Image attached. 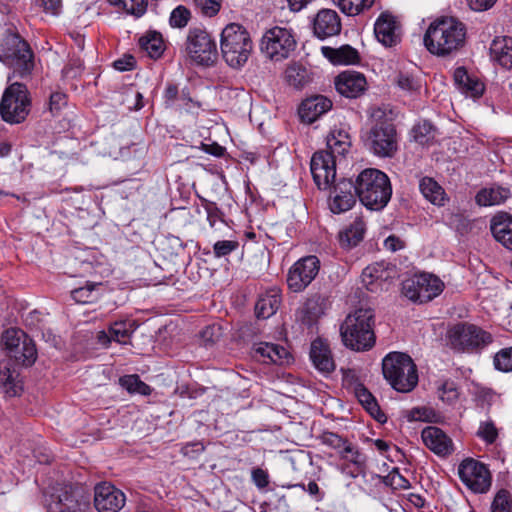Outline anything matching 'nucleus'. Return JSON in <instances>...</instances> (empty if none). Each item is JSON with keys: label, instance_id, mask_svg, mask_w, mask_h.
Wrapping results in <instances>:
<instances>
[{"label": "nucleus", "instance_id": "20e7f679", "mask_svg": "<svg viewBox=\"0 0 512 512\" xmlns=\"http://www.w3.org/2000/svg\"><path fill=\"white\" fill-rule=\"evenodd\" d=\"M373 325L374 313L371 309L360 308L349 314L340 327L344 345L357 352L371 349L376 339Z\"/></svg>", "mask_w": 512, "mask_h": 512}, {"label": "nucleus", "instance_id": "e433bc0d", "mask_svg": "<svg viewBox=\"0 0 512 512\" xmlns=\"http://www.w3.org/2000/svg\"><path fill=\"white\" fill-rule=\"evenodd\" d=\"M327 297L321 294L311 295L304 304V314L308 321H313L324 314L327 308Z\"/></svg>", "mask_w": 512, "mask_h": 512}, {"label": "nucleus", "instance_id": "13d9d810", "mask_svg": "<svg viewBox=\"0 0 512 512\" xmlns=\"http://www.w3.org/2000/svg\"><path fill=\"white\" fill-rule=\"evenodd\" d=\"M194 3L208 17L215 16L221 7V0H194Z\"/></svg>", "mask_w": 512, "mask_h": 512}, {"label": "nucleus", "instance_id": "58836bf2", "mask_svg": "<svg viewBox=\"0 0 512 512\" xmlns=\"http://www.w3.org/2000/svg\"><path fill=\"white\" fill-rule=\"evenodd\" d=\"M119 385L130 394L148 396L152 392L151 387L143 382L137 374H129L120 377Z\"/></svg>", "mask_w": 512, "mask_h": 512}, {"label": "nucleus", "instance_id": "4d7b16f0", "mask_svg": "<svg viewBox=\"0 0 512 512\" xmlns=\"http://www.w3.org/2000/svg\"><path fill=\"white\" fill-rule=\"evenodd\" d=\"M203 207L207 213V220L209 222V225L213 228L216 224V222L224 221L223 220V212L218 208L217 204L215 202H211L208 200H203Z\"/></svg>", "mask_w": 512, "mask_h": 512}, {"label": "nucleus", "instance_id": "603ef678", "mask_svg": "<svg viewBox=\"0 0 512 512\" xmlns=\"http://www.w3.org/2000/svg\"><path fill=\"white\" fill-rule=\"evenodd\" d=\"M204 345L211 346L222 337V328L218 324L206 326L200 333Z\"/></svg>", "mask_w": 512, "mask_h": 512}, {"label": "nucleus", "instance_id": "09e8293b", "mask_svg": "<svg viewBox=\"0 0 512 512\" xmlns=\"http://www.w3.org/2000/svg\"><path fill=\"white\" fill-rule=\"evenodd\" d=\"M494 366L499 371H512V346L504 348L496 353L494 357Z\"/></svg>", "mask_w": 512, "mask_h": 512}, {"label": "nucleus", "instance_id": "0eeeda50", "mask_svg": "<svg viewBox=\"0 0 512 512\" xmlns=\"http://www.w3.org/2000/svg\"><path fill=\"white\" fill-rule=\"evenodd\" d=\"M252 48L250 35L242 25L230 23L222 30L220 49L230 67H242L247 62Z\"/></svg>", "mask_w": 512, "mask_h": 512}, {"label": "nucleus", "instance_id": "c756f323", "mask_svg": "<svg viewBox=\"0 0 512 512\" xmlns=\"http://www.w3.org/2000/svg\"><path fill=\"white\" fill-rule=\"evenodd\" d=\"M19 372L9 363H0V387L8 397L19 395L22 390Z\"/></svg>", "mask_w": 512, "mask_h": 512}, {"label": "nucleus", "instance_id": "393cba45", "mask_svg": "<svg viewBox=\"0 0 512 512\" xmlns=\"http://www.w3.org/2000/svg\"><path fill=\"white\" fill-rule=\"evenodd\" d=\"M490 230L497 242L512 250V215L507 212L494 215L490 222Z\"/></svg>", "mask_w": 512, "mask_h": 512}, {"label": "nucleus", "instance_id": "c85d7f7f", "mask_svg": "<svg viewBox=\"0 0 512 512\" xmlns=\"http://www.w3.org/2000/svg\"><path fill=\"white\" fill-rule=\"evenodd\" d=\"M366 226L362 218L357 217L349 226L338 234L339 244L343 249L357 246L364 238Z\"/></svg>", "mask_w": 512, "mask_h": 512}, {"label": "nucleus", "instance_id": "37998d69", "mask_svg": "<svg viewBox=\"0 0 512 512\" xmlns=\"http://www.w3.org/2000/svg\"><path fill=\"white\" fill-rule=\"evenodd\" d=\"M318 438L323 445H326L329 448L335 450L339 457L352 443L347 438H344L341 435L330 431H324Z\"/></svg>", "mask_w": 512, "mask_h": 512}, {"label": "nucleus", "instance_id": "6e6552de", "mask_svg": "<svg viewBox=\"0 0 512 512\" xmlns=\"http://www.w3.org/2000/svg\"><path fill=\"white\" fill-rule=\"evenodd\" d=\"M373 125L366 133L365 145L376 156L392 158L398 150V135L394 123L385 115H372Z\"/></svg>", "mask_w": 512, "mask_h": 512}, {"label": "nucleus", "instance_id": "c9c22d12", "mask_svg": "<svg viewBox=\"0 0 512 512\" xmlns=\"http://www.w3.org/2000/svg\"><path fill=\"white\" fill-rule=\"evenodd\" d=\"M140 46L147 51L153 59H158L164 52V42L162 35L156 31L147 33L140 38Z\"/></svg>", "mask_w": 512, "mask_h": 512}, {"label": "nucleus", "instance_id": "8fccbe9b", "mask_svg": "<svg viewBox=\"0 0 512 512\" xmlns=\"http://www.w3.org/2000/svg\"><path fill=\"white\" fill-rule=\"evenodd\" d=\"M239 246L237 240H219L213 245V253L216 258H223L238 250Z\"/></svg>", "mask_w": 512, "mask_h": 512}, {"label": "nucleus", "instance_id": "bb28decb", "mask_svg": "<svg viewBox=\"0 0 512 512\" xmlns=\"http://www.w3.org/2000/svg\"><path fill=\"white\" fill-rule=\"evenodd\" d=\"M322 54L334 65H351L360 61L358 51L350 45H343L340 48L323 46Z\"/></svg>", "mask_w": 512, "mask_h": 512}, {"label": "nucleus", "instance_id": "473e14b6", "mask_svg": "<svg viewBox=\"0 0 512 512\" xmlns=\"http://www.w3.org/2000/svg\"><path fill=\"white\" fill-rule=\"evenodd\" d=\"M13 358L15 363L25 367L32 366L37 359V348L32 338H28L27 341L21 343L17 348L13 349V352L9 355Z\"/></svg>", "mask_w": 512, "mask_h": 512}, {"label": "nucleus", "instance_id": "4be33fe9", "mask_svg": "<svg viewBox=\"0 0 512 512\" xmlns=\"http://www.w3.org/2000/svg\"><path fill=\"white\" fill-rule=\"evenodd\" d=\"M332 108V101L324 95H313L302 101L298 114L301 120L311 124Z\"/></svg>", "mask_w": 512, "mask_h": 512}, {"label": "nucleus", "instance_id": "1a4fd4ad", "mask_svg": "<svg viewBox=\"0 0 512 512\" xmlns=\"http://www.w3.org/2000/svg\"><path fill=\"white\" fill-rule=\"evenodd\" d=\"M447 345L456 352H474L492 342V336L482 328L467 322L454 324L447 330Z\"/></svg>", "mask_w": 512, "mask_h": 512}, {"label": "nucleus", "instance_id": "f257e3e1", "mask_svg": "<svg viewBox=\"0 0 512 512\" xmlns=\"http://www.w3.org/2000/svg\"><path fill=\"white\" fill-rule=\"evenodd\" d=\"M349 142L337 139L333 134L327 138L329 150H320L313 154L310 170L313 180L321 190L331 188L333 195L330 209L334 214H340L350 210L356 203V186L351 179L336 180V163L333 152L343 154Z\"/></svg>", "mask_w": 512, "mask_h": 512}, {"label": "nucleus", "instance_id": "052dcab7", "mask_svg": "<svg viewBox=\"0 0 512 512\" xmlns=\"http://www.w3.org/2000/svg\"><path fill=\"white\" fill-rule=\"evenodd\" d=\"M306 70L302 68L289 67L286 70V78L294 87H302L305 84Z\"/></svg>", "mask_w": 512, "mask_h": 512}, {"label": "nucleus", "instance_id": "0e129e2a", "mask_svg": "<svg viewBox=\"0 0 512 512\" xmlns=\"http://www.w3.org/2000/svg\"><path fill=\"white\" fill-rule=\"evenodd\" d=\"M251 478L255 486L259 489L266 488L269 484L268 472L260 467L252 469Z\"/></svg>", "mask_w": 512, "mask_h": 512}, {"label": "nucleus", "instance_id": "a878e982", "mask_svg": "<svg viewBox=\"0 0 512 512\" xmlns=\"http://www.w3.org/2000/svg\"><path fill=\"white\" fill-rule=\"evenodd\" d=\"M454 82L457 88L467 97L479 98L482 96L485 86L475 76L468 74L465 67H458L454 71Z\"/></svg>", "mask_w": 512, "mask_h": 512}, {"label": "nucleus", "instance_id": "79ce46f5", "mask_svg": "<svg viewBox=\"0 0 512 512\" xmlns=\"http://www.w3.org/2000/svg\"><path fill=\"white\" fill-rule=\"evenodd\" d=\"M414 140L421 145L431 144L436 137V128L427 120L416 124L413 129Z\"/></svg>", "mask_w": 512, "mask_h": 512}, {"label": "nucleus", "instance_id": "de8ad7c7", "mask_svg": "<svg viewBox=\"0 0 512 512\" xmlns=\"http://www.w3.org/2000/svg\"><path fill=\"white\" fill-rule=\"evenodd\" d=\"M191 19L190 10L184 5H178L170 14L169 24L173 28H184Z\"/></svg>", "mask_w": 512, "mask_h": 512}, {"label": "nucleus", "instance_id": "412c9836", "mask_svg": "<svg viewBox=\"0 0 512 512\" xmlns=\"http://www.w3.org/2000/svg\"><path fill=\"white\" fill-rule=\"evenodd\" d=\"M421 438L427 448L438 456H448L454 451L452 439L439 427L424 428Z\"/></svg>", "mask_w": 512, "mask_h": 512}, {"label": "nucleus", "instance_id": "f704fd0d", "mask_svg": "<svg viewBox=\"0 0 512 512\" xmlns=\"http://www.w3.org/2000/svg\"><path fill=\"white\" fill-rule=\"evenodd\" d=\"M419 189L422 195L435 205H444L445 192L443 188L430 177H424L420 180Z\"/></svg>", "mask_w": 512, "mask_h": 512}, {"label": "nucleus", "instance_id": "5fc2aeb1", "mask_svg": "<svg viewBox=\"0 0 512 512\" xmlns=\"http://www.w3.org/2000/svg\"><path fill=\"white\" fill-rule=\"evenodd\" d=\"M123 9L136 17L142 16L147 9V3L145 0H119Z\"/></svg>", "mask_w": 512, "mask_h": 512}, {"label": "nucleus", "instance_id": "c03bdc74", "mask_svg": "<svg viewBox=\"0 0 512 512\" xmlns=\"http://www.w3.org/2000/svg\"><path fill=\"white\" fill-rule=\"evenodd\" d=\"M28 338L29 336L23 330L18 328H9L3 333L2 342L10 355L13 352V349L17 348V346L21 345L24 341H27Z\"/></svg>", "mask_w": 512, "mask_h": 512}, {"label": "nucleus", "instance_id": "f03ea898", "mask_svg": "<svg viewBox=\"0 0 512 512\" xmlns=\"http://www.w3.org/2000/svg\"><path fill=\"white\" fill-rule=\"evenodd\" d=\"M423 41L434 55H452L465 44L466 26L454 17L438 18L429 25Z\"/></svg>", "mask_w": 512, "mask_h": 512}, {"label": "nucleus", "instance_id": "39448f33", "mask_svg": "<svg viewBox=\"0 0 512 512\" xmlns=\"http://www.w3.org/2000/svg\"><path fill=\"white\" fill-rule=\"evenodd\" d=\"M3 55L1 56L12 72L8 81L13 78L28 80L31 78L35 67L34 53L28 44L18 33L8 32L2 44Z\"/></svg>", "mask_w": 512, "mask_h": 512}, {"label": "nucleus", "instance_id": "338daca9", "mask_svg": "<svg viewBox=\"0 0 512 512\" xmlns=\"http://www.w3.org/2000/svg\"><path fill=\"white\" fill-rule=\"evenodd\" d=\"M178 96L179 90L177 85L172 83L168 84L163 95L165 106L167 108L173 106L175 100L178 99Z\"/></svg>", "mask_w": 512, "mask_h": 512}, {"label": "nucleus", "instance_id": "f8f14e48", "mask_svg": "<svg viewBox=\"0 0 512 512\" xmlns=\"http://www.w3.org/2000/svg\"><path fill=\"white\" fill-rule=\"evenodd\" d=\"M443 287L444 284L438 277L421 273L403 281L402 293L413 302L426 303L437 297Z\"/></svg>", "mask_w": 512, "mask_h": 512}, {"label": "nucleus", "instance_id": "2eb2a0df", "mask_svg": "<svg viewBox=\"0 0 512 512\" xmlns=\"http://www.w3.org/2000/svg\"><path fill=\"white\" fill-rule=\"evenodd\" d=\"M320 260L315 255H309L296 261L289 269L287 284L293 292L303 291L318 275Z\"/></svg>", "mask_w": 512, "mask_h": 512}, {"label": "nucleus", "instance_id": "72a5a7b5", "mask_svg": "<svg viewBox=\"0 0 512 512\" xmlns=\"http://www.w3.org/2000/svg\"><path fill=\"white\" fill-rule=\"evenodd\" d=\"M510 195L509 189L503 187H490L481 189L475 197L479 206H492L503 203Z\"/></svg>", "mask_w": 512, "mask_h": 512}, {"label": "nucleus", "instance_id": "3c124183", "mask_svg": "<svg viewBox=\"0 0 512 512\" xmlns=\"http://www.w3.org/2000/svg\"><path fill=\"white\" fill-rule=\"evenodd\" d=\"M436 412L432 408L427 407H415L411 409L407 418L409 421H423V422H434L436 421Z\"/></svg>", "mask_w": 512, "mask_h": 512}, {"label": "nucleus", "instance_id": "6e6d98bb", "mask_svg": "<svg viewBox=\"0 0 512 512\" xmlns=\"http://www.w3.org/2000/svg\"><path fill=\"white\" fill-rule=\"evenodd\" d=\"M477 436L488 444L494 443L498 436L494 423L492 421L481 422L477 431Z\"/></svg>", "mask_w": 512, "mask_h": 512}, {"label": "nucleus", "instance_id": "5701e85b", "mask_svg": "<svg viewBox=\"0 0 512 512\" xmlns=\"http://www.w3.org/2000/svg\"><path fill=\"white\" fill-rule=\"evenodd\" d=\"M313 29L319 39L339 34L341 22L337 12L331 9L320 10L314 19Z\"/></svg>", "mask_w": 512, "mask_h": 512}, {"label": "nucleus", "instance_id": "ea45409f", "mask_svg": "<svg viewBox=\"0 0 512 512\" xmlns=\"http://www.w3.org/2000/svg\"><path fill=\"white\" fill-rule=\"evenodd\" d=\"M100 286V283L86 282L84 286L72 290L71 296L77 303H92L96 301L100 295Z\"/></svg>", "mask_w": 512, "mask_h": 512}, {"label": "nucleus", "instance_id": "a18cd8bd", "mask_svg": "<svg viewBox=\"0 0 512 512\" xmlns=\"http://www.w3.org/2000/svg\"><path fill=\"white\" fill-rule=\"evenodd\" d=\"M131 326V323L126 321L115 322L109 327V340L125 343L132 333Z\"/></svg>", "mask_w": 512, "mask_h": 512}, {"label": "nucleus", "instance_id": "4468645a", "mask_svg": "<svg viewBox=\"0 0 512 512\" xmlns=\"http://www.w3.org/2000/svg\"><path fill=\"white\" fill-rule=\"evenodd\" d=\"M461 481L475 493H485L491 486V474L486 465L467 458L458 467Z\"/></svg>", "mask_w": 512, "mask_h": 512}, {"label": "nucleus", "instance_id": "9b49d317", "mask_svg": "<svg viewBox=\"0 0 512 512\" xmlns=\"http://www.w3.org/2000/svg\"><path fill=\"white\" fill-rule=\"evenodd\" d=\"M185 51L190 59L201 66L213 65L218 57L216 42L202 28H190L185 42Z\"/></svg>", "mask_w": 512, "mask_h": 512}, {"label": "nucleus", "instance_id": "9d476101", "mask_svg": "<svg viewBox=\"0 0 512 512\" xmlns=\"http://www.w3.org/2000/svg\"><path fill=\"white\" fill-rule=\"evenodd\" d=\"M31 108V99L24 83L13 82L5 90L0 102L1 118L10 124L23 122Z\"/></svg>", "mask_w": 512, "mask_h": 512}, {"label": "nucleus", "instance_id": "aec40b11", "mask_svg": "<svg viewBox=\"0 0 512 512\" xmlns=\"http://www.w3.org/2000/svg\"><path fill=\"white\" fill-rule=\"evenodd\" d=\"M309 357L315 369L324 376L330 375L336 368L329 344L321 338L312 341Z\"/></svg>", "mask_w": 512, "mask_h": 512}, {"label": "nucleus", "instance_id": "ddd939ff", "mask_svg": "<svg viewBox=\"0 0 512 512\" xmlns=\"http://www.w3.org/2000/svg\"><path fill=\"white\" fill-rule=\"evenodd\" d=\"M295 47L296 40L292 33L278 26L268 30L261 40V50L274 61L288 58Z\"/></svg>", "mask_w": 512, "mask_h": 512}, {"label": "nucleus", "instance_id": "e2e57ef3", "mask_svg": "<svg viewBox=\"0 0 512 512\" xmlns=\"http://www.w3.org/2000/svg\"><path fill=\"white\" fill-rule=\"evenodd\" d=\"M271 348H272V343L261 342V343L255 344L253 346V357L257 361H261V362L267 364L268 358L270 356Z\"/></svg>", "mask_w": 512, "mask_h": 512}, {"label": "nucleus", "instance_id": "69168bd1", "mask_svg": "<svg viewBox=\"0 0 512 512\" xmlns=\"http://www.w3.org/2000/svg\"><path fill=\"white\" fill-rule=\"evenodd\" d=\"M135 65L136 61L132 55H124L113 63L114 68L121 72L130 71L135 67Z\"/></svg>", "mask_w": 512, "mask_h": 512}, {"label": "nucleus", "instance_id": "cd10ccee", "mask_svg": "<svg viewBox=\"0 0 512 512\" xmlns=\"http://www.w3.org/2000/svg\"><path fill=\"white\" fill-rule=\"evenodd\" d=\"M489 50L494 61L508 70L512 69V37H496Z\"/></svg>", "mask_w": 512, "mask_h": 512}, {"label": "nucleus", "instance_id": "4c0bfd02", "mask_svg": "<svg viewBox=\"0 0 512 512\" xmlns=\"http://www.w3.org/2000/svg\"><path fill=\"white\" fill-rule=\"evenodd\" d=\"M389 265V263L377 262L367 266L362 272L363 281L366 282V279L369 278L370 281L368 284H372L378 281H387L389 278H392V269Z\"/></svg>", "mask_w": 512, "mask_h": 512}, {"label": "nucleus", "instance_id": "864d4df0", "mask_svg": "<svg viewBox=\"0 0 512 512\" xmlns=\"http://www.w3.org/2000/svg\"><path fill=\"white\" fill-rule=\"evenodd\" d=\"M291 355L283 346L273 344L268 358V363L277 365L288 364L290 362Z\"/></svg>", "mask_w": 512, "mask_h": 512}, {"label": "nucleus", "instance_id": "a211bd4d", "mask_svg": "<svg viewBox=\"0 0 512 512\" xmlns=\"http://www.w3.org/2000/svg\"><path fill=\"white\" fill-rule=\"evenodd\" d=\"M377 40L385 47H393L400 42V24L390 12H382L374 24Z\"/></svg>", "mask_w": 512, "mask_h": 512}, {"label": "nucleus", "instance_id": "680f3d73", "mask_svg": "<svg viewBox=\"0 0 512 512\" xmlns=\"http://www.w3.org/2000/svg\"><path fill=\"white\" fill-rule=\"evenodd\" d=\"M67 104V96L63 92H53L49 97V110L55 115Z\"/></svg>", "mask_w": 512, "mask_h": 512}, {"label": "nucleus", "instance_id": "a19ab883", "mask_svg": "<svg viewBox=\"0 0 512 512\" xmlns=\"http://www.w3.org/2000/svg\"><path fill=\"white\" fill-rule=\"evenodd\" d=\"M340 10L348 16H356L369 10L375 0H333Z\"/></svg>", "mask_w": 512, "mask_h": 512}, {"label": "nucleus", "instance_id": "774afa93", "mask_svg": "<svg viewBox=\"0 0 512 512\" xmlns=\"http://www.w3.org/2000/svg\"><path fill=\"white\" fill-rule=\"evenodd\" d=\"M398 86L406 91H414L417 89L418 84L413 77L407 74H399L397 78Z\"/></svg>", "mask_w": 512, "mask_h": 512}, {"label": "nucleus", "instance_id": "b1692460", "mask_svg": "<svg viewBox=\"0 0 512 512\" xmlns=\"http://www.w3.org/2000/svg\"><path fill=\"white\" fill-rule=\"evenodd\" d=\"M50 508L53 512H76L81 510V505L87 501L80 495L79 491L73 489H62L57 494L51 495Z\"/></svg>", "mask_w": 512, "mask_h": 512}, {"label": "nucleus", "instance_id": "423d86ee", "mask_svg": "<svg viewBox=\"0 0 512 512\" xmlns=\"http://www.w3.org/2000/svg\"><path fill=\"white\" fill-rule=\"evenodd\" d=\"M382 373L391 387L400 393H409L418 384L417 367L405 353L387 354L382 360Z\"/></svg>", "mask_w": 512, "mask_h": 512}, {"label": "nucleus", "instance_id": "bf43d9fd", "mask_svg": "<svg viewBox=\"0 0 512 512\" xmlns=\"http://www.w3.org/2000/svg\"><path fill=\"white\" fill-rule=\"evenodd\" d=\"M386 483L391 485L394 489H408L410 482L399 473L397 468H394L386 477Z\"/></svg>", "mask_w": 512, "mask_h": 512}, {"label": "nucleus", "instance_id": "f3484780", "mask_svg": "<svg viewBox=\"0 0 512 512\" xmlns=\"http://www.w3.org/2000/svg\"><path fill=\"white\" fill-rule=\"evenodd\" d=\"M340 459L343 460V463L339 467L342 474L352 479H356L359 476L363 478L366 477L368 457L359 447L351 443L349 447L346 448L345 452L342 453Z\"/></svg>", "mask_w": 512, "mask_h": 512}, {"label": "nucleus", "instance_id": "6ab92c4d", "mask_svg": "<svg viewBox=\"0 0 512 512\" xmlns=\"http://www.w3.org/2000/svg\"><path fill=\"white\" fill-rule=\"evenodd\" d=\"M334 84L337 92L347 98H357L361 96L367 88L365 76L353 70L341 72L336 76Z\"/></svg>", "mask_w": 512, "mask_h": 512}, {"label": "nucleus", "instance_id": "49530a36", "mask_svg": "<svg viewBox=\"0 0 512 512\" xmlns=\"http://www.w3.org/2000/svg\"><path fill=\"white\" fill-rule=\"evenodd\" d=\"M491 512H512V497L509 491L499 490L491 504Z\"/></svg>", "mask_w": 512, "mask_h": 512}, {"label": "nucleus", "instance_id": "2f4dec72", "mask_svg": "<svg viewBox=\"0 0 512 512\" xmlns=\"http://www.w3.org/2000/svg\"><path fill=\"white\" fill-rule=\"evenodd\" d=\"M281 303V296L276 291L260 295L255 304V315L258 319H267L273 316Z\"/></svg>", "mask_w": 512, "mask_h": 512}, {"label": "nucleus", "instance_id": "dca6fc26", "mask_svg": "<svg viewBox=\"0 0 512 512\" xmlns=\"http://www.w3.org/2000/svg\"><path fill=\"white\" fill-rule=\"evenodd\" d=\"M125 503V494L111 483L102 482L95 486L94 506L98 512H119Z\"/></svg>", "mask_w": 512, "mask_h": 512}, {"label": "nucleus", "instance_id": "7ed1b4c3", "mask_svg": "<svg viewBox=\"0 0 512 512\" xmlns=\"http://www.w3.org/2000/svg\"><path fill=\"white\" fill-rule=\"evenodd\" d=\"M357 197L370 210H381L389 202L392 188L388 176L375 168L363 170L356 181Z\"/></svg>", "mask_w": 512, "mask_h": 512}, {"label": "nucleus", "instance_id": "7c9ffc66", "mask_svg": "<svg viewBox=\"0 0 512 512\" xmlns=\"http://www.w3.org/2000/svg\"><path fill=\"white\" fill-rule=\"evenodd\" d=\"M355 396L357 397L361 405L375 420H377L380 423H385L387 421V417L381 411L376 398L363 384L356 385Z\"/></svg>", "mask_w": 512, "mask_h": 512}]
</instances>
